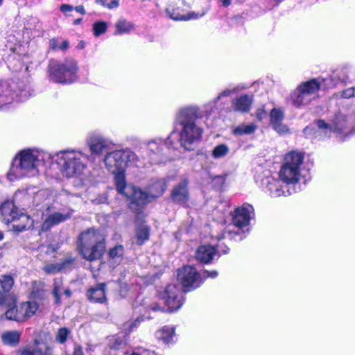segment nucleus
I'll return each mask as SVG.
<instances>
[{"mask_svg":"<svg viewBox=\"0 0 355 355\" xmlns=\"http://www.w3.org/2000/svg\"><path fill=\"white\" fill-rule=\"evenodd\" d=\"M253 216V207L250 204L245 203L235 209L232 217L233 225L239 229L245 227L249 225Z\"/></svg>","mask_w":355,"mask_h":355,"instance_id":"17","label":"nucleus"},{"mask_svg":"<svg viewBox=\"0 0 355 355\" xmlns=\"http://www.w3.org/2000/svg\"><path fill=\"white\" fill-rule=\"evenodd\" d=\"M110 347L112 349H118L125 345L123 336H115L110 339Z\"/></svg>","mask_w":355,"mask_h":355,"instance_id":"45","label":"nucleus"},{"mask_svg":"<svg viewBox=\"0 0 355 355\" xmlns=\"http://www.w3.org/2000/svg\"><path fill=\"white\" fill-rule=\"evenodd\" d=\"M267 115V113L263 107L258 108L256 111V117L259 120H262Z\"/></svg>","mask_w":355,"mask_h":355,"instance_id":"52","label":"nucleus"},{"mask_svg":"<svg viewBox=\"0 0 355 355\" xmlns=\"http://www.w3.org/2000/svg\"><path fill=\"white\" fill-rule=\"evenodd\" d=\"M70 263H71V261L67 260L64 262H63L62 264H59V263L49 264L44 267V270L47 274H55L56 272H58L63 268H64L66 265L70 264Z\"/></svg>","mask_w":355,"mask_h":355,"instance_id":"38","label":"nucleus"},{"mask_svg":"<svg viewBox=\"0 0 355 355\" xmlns=\"http://www.w3.org/2000/svg\"><path fill=\"white\" fill-rule=\"evenodd\" d=\"M199 116L196 106L181 108L176 114L175 130L166 140L169 147H175L180 143L186 150L193 149V146L201 137L202 130L196 124Z\"/></svg>","mask_w":355,"mask_h":355,"instance_id":"1","label":"nucleus"},{"mask_svg":"<svg viewBox=\"0 0 355 355\" xmlns=\"http://www.w3.org/2000/svg\"><path fill=\"white\" fill-rule=\"evenodd\" d=\"M107 29V24L105 21H97L93 25L94 35L96 37H98L101 35L105 33Z\"/></svg>","mask_w":355,"mask_h":355,"instance_id":"44","label":"nucleus"},{"mask_svg":"<svg viewBox=\"0 0 355 355\" xmlns=\"http://www.w3.org/2000/svg\"><path fill=\"white\" fill-rule=\"evenodd\" d=\"M124 249L123 245H117L110 250V257L112 259L120 258L123 256Z\"/></svg>","mask_w":355,"mask_h":355,"instance_id":"47","label":"nucleus"},{"mask_svg":"<svg viewBox=\"0 0 355 355\" xmlns=\"http://www.w3.org/2000/svg\"><path fill=\"white\" fill-rule=\"evenodd\" d=\"M188 6L184 0H171L166 8V12L168 16L174 20H189L192 19H198L205 15V12L202 13H196L186 12Z\"/></svg>","mask_w":355,"mask_h":355,"instance_id":"14","label":"nucleus"},{"mask_svg":"<svg viewBox=\"0 0 355 355\" xmlns=\"http://www.w3.org/2000/svg\"><path fill=\"white\" fill-rule=\"evenodd\" d=\"M27 194L33 197V202L35 205L44 203L48 205L51 202L55 201V191L49 189L39 190L35 187L27 189Z\"/></svg>","mask_w":355,"mask_h":355,"instance_id":"18","label":"nucleus"},{"mask_svg":"<svg viewBox=\"0 0 355 355\" xmlns=\"http://www.w3.org/2000/svg\"><path fill=\"white\" fill-rule=\"evenodd\" d=\"M119 5V0H112L110 3L106 5V7L109 9H113L117 8Z\"/></svg>","mask_w":355,"mask_h":355,"instance_id":"55","label":"nucleus"},{"mask_svg":"<svg viewBox=\"0 0 355 355\" xmlns=\"http://www.w3.org/2000/svg\"><path fill=\"white\" fill-rule=\"evenodd\" d=\"M6 318L8 320H15L17 322L22 321V318H21V313L20 311V308L19 307H12L8 309L5 313Z\"/></svg>","mask_w":355,"mask_h":355,"instance_id":"40","label":"nucleus"},{"mask_svg":"<svg viewBox=\"0 0 355 355\" xmlns=\"http://www.w3.org/2000/svg\"><path fill=\"white\" fill-rule=\"evenodd\" d=\"M284 118V112L279 108H273L270 113V124L272 128L279 134L288 132V128L282 123Z\"/></svg>","mask_w":355,"mask_h":355,"instance_id":"20","label":"nucleus"},{"mask_svg":"<svg viewBox=\"0 0 355 355\" xmlns=\"http://www.w3.org/2000/svg\"><path fill=\"white\" fill-rule=\"evenodd\" d=\"M218 275V272L216 270H211V271L205 270L200 274L201 281L202 282L203 279H206V278H209V277L211 278V279H214Z\"/></svg>","mask_w":355,"mask_h":355,"instance_id":"49","label":"nucleus"},{"mask_svg":"<svg viewBox=\"0 0 355 355\" xmlns=\"http://www.w3.org/2000/svg\"><path fill=\"white\" fill-rule=\"evenodd\" d=\"M21 334L18 331H6L1 334L3 344L10 346H16L20 339Z\"/></svg>","mask_w":355,"mask_h":355,"instance_id":"30","label":"nucleus"},{"mask_svg":"<svg viewBox=\"0 0 355 355\" xmlns=\"http://www.w3.org/2000/svg\"><path fill=\"white\" fill-rule=\"evenodd\" d=\"M14 284V279L10 275H3L0 278V284L5 293L9 292Z\"/></svg>","mask_w":355,"mask_h":355,"instance_id":"41","label":"nucleus"},{"mask_svg":"<svg viewBox=\"0 0 355 355\" xmlns=\"http://www.w3.org/2000/svg\"><path fill=\"white\" fill-rule=\"evenodd\" d=\"M70 334L71 331L69 329L66 327H61L56 333L55 340L60 344H63L67 341Z\"/></svg>","mask_w":355,"mask_h":355,"instance_id":"42","label":"nucleus"},{"mask_svg":"<svg viewBox=\"0 0 355 355\" xmlns=\"http://www.w3.org/2000/svg\"><path fill=\"white\" fill-rule=\"evenodd\" d=\"M164 146H166V142L164 144L161 139H156L147 143L146 147L149 151V156L153 163L157 164L161 162L159 157L162 155ZM167 146L169 148H171L168 145Z\"/></svg>","mask_w":355,"mask_h":355,"instance_id":"22","label":"nucleus"},{"mask_svg":"<svg viewBox=\"0 0 355 355\" xmlns=\"http://www.w3.org/2000/svg\"><path fill=\"white\" fill-rule=\"evenodd\" d=\"M335 77H318L300 83L290 96L289 101L296 107L308 105L318 98V92L323 89H329L336 85Z\"/></svg>","mask_w":355,"mask_h":355,"instance_id":"4","label":"nucleus"},{"mask_svg":"<svg viewBox=\"0 0 355 355\" xmlns=\"http://www.w3.org/2000/svg\"><path fill=\"white\" fill-rule=\"evenodd\" d=\"M136 154L130 150H116L108 152L104 157V163L109 171L114 175L117 191L123 194L125 187H128L125 179V168L128 162L137 160Z\"/></svg>","mask_w":355,"mask_h":355,"instance_id":"5","label":"nucleus"},{"mask_svg":"<svg viewBox=\"0 0 355 355\" xmlns=\"http://www.w3.org/2000/svg\"><path fill=\"white\" fill-rule=\"evenodd\" d=\"M261 187L263 190L268 193L272 197L287 196L295 193V188L286 187L282 185L280 180L273 177L267 176L261 180Z\"/></svg>","mask_w":355,"mask_h":355,"instance_id":"16","label":"nucleus"},{"mask_svg":"<svg viewBox=\"0 0 355 355\" xmlns=\"http://www.w3.org/2000/svg\"><path fill=\"white\" fill-rule=\"evenodd\" d=\"M90 156L82 150L66 149L51 154L52 163L57 164L61 175L67 178H81Z\"/></svg>","mask_w":355,"mask_h":355,"instance_id":"3","label":"nucleus"},{"mask_svg":"<svg viewBox=\"0 0 355 355\" xmlns=\"http://www.w3.org/2000/svg\"><path fill=\"white\" fill-rule=\"evenodd\" d=\"M232 3V0H223V5L225 6V7H227L228 6H230Z\"/></svg>","mask_w":355,"mask_h":355,"instance_id":"59","label":"nucleus"},{"mask_svg":"<svg viewBox=\"0 0 355 355\" xmlns=\"http://www.w3.org/2000/svg\"><path fill=\"white\" fill-rule=\"evenodd\" d=\"M62 286V281L60 279H55L53 283V295L56 304L60 303V295Z\"/></svg>","mask_w":355,"mask_h":355,"instance_id":"43","label":"nucleus"},{"mask_svg":"<svg viewBox=\"0 0 355 355\" xmlns=\"http://www.w3.org/2000/svg\"><path fill=\"white\" fill-rule=\"evenodd\" d=\"M228 236L230 239L241 240L243 239L242 236H240L239 230L234 231L232 227H227V230L223 232L220 236H217L216 239L218 240H220Z\"/></svg>","mask_w":355,"mask_h":355,"instance_id":"36","label":"nucleus"},{"mask_svg":"<svg viewBox=\"0 0 355 355\" xmlns=\"http://www.w3.org/2000/svg\"><path fill=\"white\" fill-rule=\"evenodd\" d=\"M106 201H107V198L104 197V198H103V200H100L99 202H102V203H104V202H105Z\"/></svg>","mask_w":355,"mask_h":355,"instance_id":"64","label":"nucleus"},{"mask_svg":"<svg viewBox=\"0 0 355 355\" xmlns=\"http://www.w3.org/2000/svg\"><path fill=\"white\" fill-rule=\"evenodd\" d=\"M73 355H83L82 347L80 346H76L74 347Z\"/></svg>","mask_w":355,"mask_h":355,"instance_id":"57","label":"nucleus"},{"mask_svg":"<svg viewBox=\"0 0 355 355\" xmlns=\"http://www.w3.org/2000/svg\"><path fill=\"white\" fill-rule=\"evenodd\" d=\"M155 337L164 344L173 343L175 337V327L172 326H164L156 331Z\"/></svg>","mask_w":355,"mask_h":355,"instance_id":"26","label":"nucleus"},{"mask_svg":"<svg viewBox=\"0 0 355 355\" xmlns=\"http://www.w3.org/2000/svg\"><path fill=\"white\" fill-rule=\"evenodd\" d=\"M137 243L142 245L149 238V228L145 224H141L136 229Z\"/></svg>","mask_w":355,"mask_h":355,"instance_id":"31","label":"nucleus"},{"mask_svg":"<svg viewBox=\"0 0 355 355\" xmlns=\"http://www.w3.org/2000/svg\"><path fill=\"white\" fill-rule=\"evenodd\" d=\"M18 62L21 61V56L20 55H16L15 52L13 51L11 54H10L8 57V62L11 63L12 61L15 60Z\"/></svg>","mask_w":355,"mask_h":355,"instance_id":"53","label":"nucleus"},{"mask_svg":"<svg viewBox=\"0 0 355 355\" xmlns=\"http://www.w3.org/2000/svg\"><path fill=\"white\" fill-rule=\"evenodd\" d=\"M0 210L3 221L6 224L14 223L12 227L16 231L21 232L32 225L31 219L26 214L19 213L12 202H5Z\"/></svg>","mask_w":355,"mask_h":355,"instance_id":"11","label":"nucleus"},{"mask_svg":"<svg viewBox=\"0 0 355 355\" xmlns=\"http://www.w3.org/2000/svg\"><path fill=\"white\" fill-rule=\"evenodd\" d=\"M20 354L21 355H37L33 344L21 349Z\"/></svg>","mask_w":355,"mask_h":355,"instance_id":"50","label":"nucleus"},{"mask_svg":"<svg viewBox=\"0 0 355 355\" xmlns=\"http://www.w3.org/2000/svg\"><path fill=\"white\" fill-rule=\"evenodd\" d=\"M149 308L154 311H164V307H162L160 305H159L157 303H153L152 304Z\"/></svg>","mask_w":355,"mask_h":355,"instance_id":"56","label":"nucleus"},{"mask_svg":"<svg viewBox=\"0 0 355 355\" xmlns=\"http://www.w3.org/2000/svg\"><path fill=\"white\" fill-rule=\"evenodd\" d=\"M315 124L318 128V130L314 133L315 138L330 137L331 132H333L338 140L343 141L352 134L348 130L346 116L340 113L335 116L331 124L323 120H318Z\"/></svg>","mask_w":355,"mask_h":355,"instance_id":"10","label":"nucleus"},{"mask_svg":"<svg viewBox=\"0 0 355 355\" xmlns=\"http://www.w3.org/2000/svg\"><path fill=\"white\" fill-rule=\"evenodd\" d=\"M303 159V155L299 152L291 151L287 153L279 173V179L286 184V187L295 188V192L298 189L297 184L301 176Z\"/></svg>","mask_w":355,"mask_h":355,"instance_id":"9","label":"nucleus"},{"mask_svg":"<svg viewBox=\"0 0 355 355\" xmlns=\"http://www.w3.org/2000/svg\"><path fill=\"white\" fill-rule=\"evenodd\" d=\"M86 144L91 154L101 155L108 153L114 146L113 141L98 132L89 134L86 139Z\"/></svg>","mask_w":355,"mask_h":355,"instance_id":"13","label":"nucleus"},{"mask_svg":"<svg viewBox=\"0 0 355 355\" xmlns=\"http://www.w3.org/2000/svg\"><path fill=\"white\" fill-rule=\"evenodd\" d=\"M105 284H99L95 287L89 288L87 291V297L94 302L103 303L105 301Z\"/></svg>","mask_w":355,"mask_h":355,"instance_id":"25","label":"nucleus"},{"mask_svg":"<svg viewBox=\"0 0 355 355\" xmlns=\"http://www.w3.org/2000/svg\"><path fill=\"white\" fill-rule=\"evenodd\" d=\"M19 308L21 313L20 317L22 318V321H24L35 314L38 309V304L35 302H26L21 304Z\"/></svg>","mask_w":355,"mask_h":355,"instance_id":"27","label":"nucleus"},{"mask_svg":"<svg viewBox=\"0 0 355 355\" xmlns=\"http://www.w3.org/2000/svg\"><path fill=\"white\" fill-rule=\"evenodd\" d=\"M78 66L76 60H51L48 64L50 80L62 85L71 84L78 80Z\"/></svg>","mask_w":355,"mask_h":355,"instance_id":"8","label":"nucleus"},{"mask_svg":"<svg viewBox=\"0 0 355 355\" xmlns=\"http://www.w3.org/2000/svg\"><path fill=\"white\" fill-rule=\"evenodd\" d=\"M166 187L164 179H159L152 182L147 187L146 191L129 185L125 187V191L123 194L127 198L130 200V207L135 211H139L140 208L153 199L161 196Z\"/></svg>","mask_w":355,"mask_h":355,"instance_id":"6","label":"nucleus"},{"mask_svg":"<svg viewBox=\"0 0 355 355\" xmlns=\"http://www.w3.org/2000/svg\"><path fill=\"white\" fill-rule=\"evenodd\" d=\"M74 9L76 10V12H78L82 15L85 14V10L83 6H76Z\"/></svg>","mask_w":355,"mask_h":355,"instance_id":"58","label":"nucleus"},{"mask_svg":"<svg viewBox=\"0 0 355 355\" xmlns=\"http://www.w3.org/2000/svg\"><path fill=\"white\" fill-rule=\"evenodd\" d=\"M143 321L142 317H138L134 320H129L123 324V329L127 334H130L135 328L137 327Z\"/></svg>","mask_w":355,"mask_h":355,"instance_id":"46","label":"nucleus"},{"mask_svg":"<svg viewBox=\"0 0 355 355\" xmlns=\"http://www.w3.org/2000/svg\"><path fill=\"white\" fill-rule=\"evenodd\" d=\"M82 21V19L81 18H79V19H77L74 21V24H79Z\"/></svg>","mask_w":355,"mask_h":355,"instance_id":"62","label":"nucleus"},{"mask_svg":"<svg viewBox=\"0 0 355 355\" xmlns=\"http://www.w3.org/2000/svg\"><path fill=\"white\" fill-rule=\"evenodd\" d=\"M106 1L107 0H98L97 2L101 3L102 6L106 7Z\"/></svg>","mask_w":355,"mask_h":355,"instance_id":"60","label":"nucleus"},{"mask_svg":"<svg viewBox=\"0 0 355 355\" xmlns=\"http://www.w3.org/2000/svg\"><path fill=\"white\" fill-rule=\"evenodd\" d=\"M51 154L38 148H26L16 155L8 173L10 181L24 177H35L40 173V166L51 160Z\"/></svg>","mask_w":355,"mask_h":355,"instance_id":"2","label":"nucleus"},{"mask_svg":"<svg viewBox=\"0 0 355 355\" xmlns=\"http://www.w3.org/2000/svg\"><path fill=\"white\" fill-rule=\"evenodd\" d=\"M135 29V24L125 19H120L115 24L114 35L128 34Z\"/></svg>","mask_w":355,"mask_h":355,"instance_id":"28","label":"nucleus"},{"mask_svg":"<svg viewBox=\"0 0 355 355\" xmlns=\"http://www.w3.org/2000/svg\"><path fill=\"white\" fill-rule=\"evenodd\" d=\"M172 199L173 201L184 204L189 199V193L187 189V182L182 180L172 191Z\"/></svg>","mask_w":355,"mask_h":355,"instance_id":"23","label":"nucleus"},{"mask_svg":"<svg viewBox=\"0 0 355 355\" xmlns=\"http://www.w3.org/2000/svg\"><path fill=\"white\" fill-rule=\"evenodd\" d=\"M341 96L345 98L355 97V87H349L345 89L343 91Z\"/></svg>","mask_w":355,"mask_h":355,"instance_id":"51","label":"nucleus"},{"mask_svg":"<svg viewBox=\"0 0 355 355\" xmlns=\"http://www.w3.org/2000/svg\"><path fill=\"white\" fill-rule=\"evenodd\" d=\"M13 303L12 299L9 295L0 292V307H8Z\"/></svg>","mask_w":355,"mask_h":355,"instance_id":"48","label":"nucleus"},{"mask_svg":"<svg viewBox=\"0 0 355 355\" xmlns=\"http://www.w3.org/2000/svg\"><path fill=\"white\" fill-rule=\"evenodd\" d=\"M73 197L74 196L71 194L68 191L63 189L59 193L55 191V201L60 204H67L69 202Z\"/></svg>","mask_w":355,"mask_h":355,"instance_id":"39","label":"nucleus"},{"mask_svg":"<svg viewBox=\"0 0 355 355\" xmlns=\"http://www.w3.org/2000/svg\"><path fill=\"white\" fill-rule=\"evenodd\" d=\"M216 255V249L209 245L200 246L196 252L197 260L204 263H210Z\"/></svg>","mask_w":355,"mask_h":355,"instance_id":"24","label":"nucleus"},{"mask_svg":"<svg viewBox=\"0 0 355 355\" xmlns=\"http://www.w3.org/2000/svg\"><path fill=\"white\" fill-rule=\"evenodd\" d=\"M230 151L229 147L225 144H219L215 146L212 150V157L215 159H220L225 157Z\"/></svg>","mask_w":355,"mask_h":355,"instance_id":"37","label":"nucleus"},{"mask_svg":"<svg viewBox=\"0 0 355 355\" xmlns=\"http://www.w3.org/2000/svg\"><path fill=\"white\" fill-rule=\"evenodd\" d=\"M69 42L66 40L52 38L49 42V47L53 51H66L69 48Z\"/></svg>","mask_w":355,"mask_h":355,"instance_id":"34","label":"nucleus"},{"mask_svg":"<svg viewBox=\"0 0 355 355\" xmlns=\"http://www.w3.org/2000/svg\"><path fill=\"white\" fill-rule=\"evenodd\" d=\"M27 98L26 94L21 92L20 96L12 92L10 85L6 82L0 83V108L14 101H22Z\"/></svg>","mask_w":355,"mask_h":355,"instance_id":"19","label":"nucleus"},{"mask_svg":"<svg viewBox=\"0 0 355 355\" xmlns=\"http://www.w3.org/2000/svg\"><path fill=\"white\" fill-rule=\"evenodd\" d=\"M309 131H311V129L309 127H306V128H304L305 134L308 135Z\"/></svg>","mask_w":355,"mask_h":355,"instance_id":"63","label":"nucleus"},{"mask_svg":"<svg viewBox=\"0 0 355 355\" xmlns=\"http://www.w3.org/2000/svg\"><path fill=\"white\" fill-rule=\"evenodd\" d=\"M64 294L67 295V297H69L71 295V292L69 289L64 290Z\"/></svg>","mask_w":355,"mask_h":355,"instance_id":"61","label":"nucleus"},{"mask_svg":"<svg viewBox=\"0 0 355 355\" xmlns=\"http://www.w3.org/2000/svg\"><path fill=\"white\" fill-rule=\"evenodd\" d=\"M73 9L74 8L69 4H62L60 6V10L64 13H66L67 12H71L72 10H73Z\"/></svg>","mask_w":355,"mask_h":355,"instance_id":"54","label":"nucleus"},{"mask_svg":"<svg viewBox=\"0 0 355 355\" xmlns=\"http://www.w3.org/2000/svg\"><path fill=\"white\" fill-rule=\"evenodd\" d=\"M105 235L99 230L89 228L79 236L78 250L88 261L100 259L105 250Z\"/></svg>","mask_w":355,"mask_h":355,"instance_id":"7","label":"nucleus"},{"mask_svg":"<svg viewBox=\"0 0 355 355\" xmlns=\"http://www.w3.org/2000/svg\"><path fill=\"white\" fill-rule=\"evenodd\" d=\"M34 347L37 355H51L52 348L43 341L35 340Z\"/></svg>","mask_w":355,"mask_h":355,"instance_id":"33","label":"nucleus"},{"mask_svg":"<svg viewBox=\"0 0 355 355\" xmlns=\"http://www.w3.org/2000/svg\"><path fill=\"white\" fill-rule=\"evenodd\" d=\"M251 103V98L247 95H243L234 100L233 106L236 111L247 112L250 110Z\"/></svg>","mask_w":355,"mask_h":355,"instance_id":"29","label":"nucleus"},{"mask_svg":"<svg viewBox=\"0 0 355 355\" xmlns=\"http://www.w3.org/2000/svg\"><path fill=\"white\" fill-rule=\"evenodd\" d=\"M257 129V125L254 123L241 124L235 128L233 133L235 135H250L253 133Z\"/></svg>","mask_w":355,"mask_h":355,"instance_id":"32","label":"nucleus"},{"mask_svg":"<svg viewBox=\"0 0 355 355\" xmlns=\"http://www.w3.org/2000/svg\"><path fill=\"white\" fill-rule=\"evenodd\" d=\"M71 211L66 213L53 212V214H49L44 219L42 225V230L43 231H48L53 226L69 219L71 216Z\"/></svg>","mask_w":355,"mask_h":355,"instance_id":"21","label":"nucleus"},{"mask_svg":"<svg viewBox=\"0 0 355 355\" xmlns=\"http://www.w3.org/2000/svg\"><path fill=\"white\" fill-rule=\"evenodd\" d=\"M178 280L185 291H189L200 286L202 284L200 274L191 266H186L178 272Z\"/></svg>","mask_w":355,"mask_h":355,"instance_id":"15","label":"nucleus"},{"mask_svg":"<svg viewBox=\"0 0 355 355\" xmlns=\"http://www.w3.org/2000/svg\"><path fill=\"white\" fill-rule=\"evenodd\" d=\"M236 89H227L220 93L217 98H216L212 102L210 103L211 105H213L214 107H216L218 103L220 102V105L218 108L222 109L224 107L225 101H222L223 98L225 97L230 96L232 94L236 92Z\"/></svg>","mask_w":355,"mask_h":355,"instance_id":"35","label":"nucleus"},{"mask_svg":"<svg viewBox=\"0 0 355 355\" xmlns=\"http://www.w3.org/2000/svg\"><path fill=\"white\" fill-rule=\"evenodd\" d=\"M159 297L164 301L168 311L171 312L178 310L184 302L182 293L175 284L168 285L159 293Z\"/></svg>","mask_w":355,"mask_h":355,"instance_id":"12","label":"nucleus"}]
</instances>
